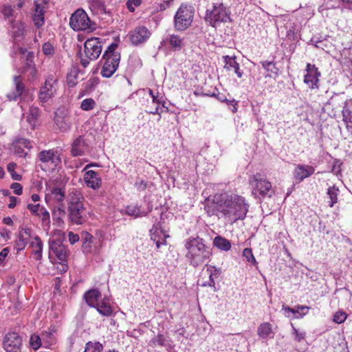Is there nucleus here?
<instances>
[{
    "label": "nucleus",
    "mask_w": 352,
    "mask_h": 352,
    "mask_svg": "<svg viewBox=\"0 0 352 352\" xmlns=\"http://www.w3.org/2000/svg\"><path fill=\"white\" fill-rule=\"evenodd\" d=\"M151 211V209H149L148 211L142 210L140 206L137 205L135 206H128L125 208V213L129 216H132L135 218L145 217L147 214Z\"/></svg>",
    "instance_id": "nucleus-35"
},
{
    "label": "nucleus",
    "mask_w": 352,
    "mask_h": 352,
    "mask_svg": "<svg viewBox=\"0 0 352 352\" xmlns=\"http://www.w3.org/2000/svg\"><path fill=\"white\" fill-rule=\"evenodd\" d=\"M160 234H164V238L161 240L160 239V235L157 238V241H154L155 242L156 247H157V249H159L162 245H166L167 244V243H166V238L169 237V235L168 234H166L162 230H160Z\"/></svg>",
    "instance_id": "nucleus-57"
},
{
    "label": "nucleus",
    "mask_w": 352,
    "mask_h": 352,
    "mask_svg": "<svg viewBox=\"0 0 352 352\" xmlns=\"http://www.w3.org/2000/svg\"><path fill=\"white\" fill-rule=\"evenodd\" d=\"M250 184L254 187L253 194L257 192L263 197H271L274 195L272 184L260 173L254 175L250 179Z\"/></svg>",
    "instance_id": "nucleus-13"
},
{
    "label": "nucleus",
    "mask_w": 352,
    "mask_h": 352,
    "mask_svg": "<svg viewBox=\"0 0 352 352\" xmlns=\"http://www.w3.org/2000/svg\"><path fill=\"white\" fill-rule=\"evenodd\" d=\"M16 167V164L15 163L10 162L8 164L7 169L14 180H21V176L20 175L16 174V173L15 172Z\"/></svg>",
    "instance_id": "nucleus-50"
},
{
    "label": "nucleus",
    "mask_w": 352,
    "mask_h": 352,
    "mask_svg": "<svg viewBox=\"0 0 352 352\" xmlns=\"http://www.w3.org/2000/svg\"><path fill=\"white\" fill-rule=\"evenodd\" d=\"M40 116V110L37 107H31L29 109V113L27 117V122L34 129L38 124V119Z\"/></svg>",
    "instance_id": "nucleus-36"
},
{
    "label": "nucleus",
    "mask_w": 352,
    "mask_h": 352,
    "mask_svg": "<svg viewBox=\"0 0 352 352\" xmlns=\"http://www.w3.org/2000/svg\"><path fill=\"white\" fill-rule=\"evenodd\" d=\"M194 10L191 6L182 4L174 16L175 28L178 31L188 29L193 20Z\"/></svg>",
    "instance_id": "nucleus-9"
},
{
    "label": "nucleus",
    "mask_w": 352,
    "mask_h": 352,
    "mask_svg": "<svg viewBox=\"0 0 352 352\" xmlns=\"http://www.w3.org/2000/svg\"><path fill=\"white\" fill-rule=\"evenodd\" d=\"M339 189L336 186H330L327 190V196L330 199L329 206L333 207L338 201Z\"/></svg>",
    "instance_id": "nucleus-40"
},
{
    "label": "nucleus",
    "mask_w": 352,
    "mask_h": 352,
    "mask_svg": "<svg viewBox=\"0 0 352 352\" xmlns=\"http://www.w3.org/2000/svg\"><path fill=\"white\" fill-rule=\"evenodd\" d=\"M43 52L45 55L51 56L54 53V47L50 42H45L42 47Z\"/></svg>",
    "instance_id": "nucleus-54"
},
{
    "label": "nucleus",
    "mask_w": 352,
    "mask_h": 352,
    "mask_svg": "<svg viewBox=\"0 0 352 352\" xmlns=\"http://www.w3.org/2000/svg\"><path fill=\"white\" fill-rule=\"evenodd\" d=\"M346 99L343 94H334L328 101L324 104L322 110L330 117L336 118L340 107L345 105Z\"/></svg>",
    "instance_id": "nucleus-15"
},
{
    "label": "nucleus",
    "mask_w": 352,
    "mask_h": 352,
    "mask_svg": "<svg viewBox=\"0 0 352 352\" xmlns=\"http://www.w3.org/2000/svg\"><path fill=\"white\" fill-rule=\"evenodd\" d=\"M23 147L28 148L30 151L29 157H30L32 155L31 150H34L35 144L28 140L23 139Z\"/></svg>",
    "instance_id": "nucleus-61"
},
{
    "label": "nucleus",
    "mask_w": 352,
    "mask_h": 352,
    "mask_svg": "<svg viewBox=\"0 0 352 352\" xmlns=\"http://www.w3.org/2000/svg\"><path fill=\"white\" fill-rule=\"evenodd\" d=\"M107 298H104L102 300L99 302L96 306L94 307L96 309L99 314L102 316L109 317L112 315L113 309L108 302Z\"/></svg>",
    "instance_id": "nucleus-33"
},
{
    "label": "nucleus",
    "mask_w": 352,
    "mask_h": 352,
    "mask_svg": "<svg viewBox=\"0 0 352 352\" xmlns=\"http://www.w3.org/2000/svg\"><path fill=\"white\" fill-rule=\"evenodd\" d=\"M292 327V335L294 336V340L300 342L303 340L306 336V333L305 331H298V330L294 326V324H291Z\"/></svg>",
    "instance_id": "nucleus-51"
},
{
    "label": "nucleus",
    "mask_w": 352,
    "mask_h": 352,
    "mask_svg": "<svg viewBox=\"0 0 352 352\" xmlns=\"http://www.w3.org/2000/svg\"><path fill=\"white\" fill-rule=\"evenodd\" d=\"M54 122L58 128L63 132L69 131L72 126L70 116L67 109L58 108L54 113Z\"/></svg>",
    "instance_id": "nucleus-18"
},
{
    "label": "nucleus",
    "mask_w": 352,
    "mask_h": 352,
    "mask_svg": "<svg viewBox=\"0 0 352 352\" xmlns=\"http://www.w3.org/2000/svg\"><path fill=\"white\" fill-rule=\"evenodd\" d=\"M84 181L87 187L95 190H98L102 186V179L100 174L92 170L85 172Z\"/></svg>",
    "instance_id": "nucleus-22"
},
{
    "label": "nucleus",
    "mask_w": 352,
    "mask_h": 352,
    "mask_svg": "<svg viewBox=\"0 0 352 352\" xmlns=\"http://www.w3.org/2000/svg\"><path fill=\"white\" fill-rule=\"evenodd\" d=\"M22 345L20 328L9 331L4 337L3 346L7 352H19Z\"/></svg>",
    "instance_id": "nucleus-14"
},
{
    "label": "nucleus",
    "mask_w": 352,
    "mask_h": 352,
    "mask_svg": "<svg viewBox=\"0 0 352 352\" xmlns=\"http://www.w3.org/2000/svg\"><path fill=\"white\" fill-rule=\"evenodd\" d=\"M41 207L39 204H28L27 206L28 209L31 212L32 214L38 215L41 212Z\"/></svg>",
    "instance_id": "nucleus-56"
},
{
    "label": "nucleus",
    "mask_w": 352,
    "mask_h": 352,
    "mask_svg": "<svg viewBox=\"0 0 352 352\" xmlns=\"http://www.w3.org/2000/svg\"><path fill=\"white\" fill-rule=\"evenodd\" d=\"M23 76L25 77V80L32 85L38 79V73L36 67L23 66Z\"/></svg>",
    "instance_id": "nucleus-34"
},
{
    "label": "nucleus",
    "mask_w": 352,
    "mask_h": 352,
    "mask_svg": "<svg viewBox=\"0 0 352 352\" xmlns=\"http://www.w3.org/2000/svg\"><path fill=\"white\" fill-rule=\"evenodd\" d=\"M82 242L93 243V236L87 232H82Z\"/></svg>",
    "instance_id": "nucleus-64"
},
{
    "label": "nucleus",
    "mask_w": 352,
    "mask_h": 352,
    "mask_svg": "<svg viewBox=\"0 0 352 352\" xmlns=\"http://www.w3.org/2000/svg\"><path fill=\"white\" fill-rule=\"evenodd\" d=\"M69 25L75 31H94L96 28V23L91 21L87 14L82 9H78L72 14Z\"/></svg>",
    "instance_id": "nucleus-8"
},
{
    "label": "nucleus",
    "mask_w": 352,
    "mask_h": 352,
    "mask_svg": "<svg viewBox=\"0 0 352 352\" xmlns=\"http://www.w3.org/2000/svg\"><path fill=\"white\" fill-rule=\"evenodd\" d=\"M104 61L100 72L101 75L104 78H110L117 70L120 61L118 55H113L112 57H102Z\"/></svg>",
    "instance_id": "nucleus-20"
},
{
    "label": "nucleus",
    "mask_w": 352,
    "mask_h": 352,
    "mask_svg": "<svg viewBox=\"0 0 352 352\" xmlns=\"http://www.w3.org/2000/svg\"><path fill=\"white\" fill-rule=\"evenodd\" d=\"M213 245L222 251H228L231 248V243L229 240L221 236H217L213 240Z\"/></svg>",
    "instance_id": "nucleus-37"
},
{
    "label": "nucleus",
    "mask_w": 352,
    "mask_h": 352,
    "mask_svg": "<svg viewBox=\"0 0 352 352\" xmlns=\"http://www.w3.org/2000/svg\"><path fill=\"white\" fill-rule=\"evenodd\" d=\"M30 344L34 350L39 349L41 344L40 337L36 334L32 335L30 339Z\"/></svg>",
    "instance_id": "nucleus-53"
},
{
    "label": "nucleus",
    "mask_w": 352,
    "mask_h": 352,
    "mask_svg": "<svg viewBox=\"0 0 352 352\" xmlns=\"http://www.w3.org/2000/svg\"><path fill=\"white\" fill-rule=\"evenodd\" d=\"M243 256L245 258L246 261L248 263L254 265H256L257 264V262L253 255L252 250L251 248H245L243 252Z\"/></svg>",
    "instance_id": "nucleus-48"
},
{
    "label": "nucleus",
    "mask_w": 352,
    "mask_h": 352,
    "mask_svg": "<svg viewBox=\"0 0 352 352\" xmlns=\"http://www.w3.org/2000/svg\"><path fill=\"white\" fill-rule=\"evenodd\" d=\"M28 246L36 260L42 257L43 243L36 235H32L30 229L23 228V248Z\"/></svg>",
    "instance_id": "nucleus-11"
},
{
    "label": "nucleus",
    "mask_w": 352,
    "mask_h": 352,
    "mask_svg": "<svg viewBox=\"0 0 352 352\" xmlns=\"http://www.w3.org/2000/svg\"><path fill=\"white\" fill-rule=\"evenodd\" d=\"M257 334L261 339L267 340L274 338L272 325L270 322H263L257 328Z\"/></svg>",
    "instance_id": "nucleus-29"
},
{
    "label": "nucleus",
    "mask_w": 352,
    "mask_h": 352,
    "mask_svg": "<svg viewBox=\"0 0 352 352\" xmlns=\"http://www.w3.org/2000/svg\"><path fill=\"white\" fill-rule=\"evenodd\" d=\"M51 192L54 198L58 201H62L65 196V190L61 188H54Z\"/></svg>",
    "instance_id": "nucleus-49"
},
{
    "label": "nucleus",
    "mask_w": 352,
    "mask_h": 352,
    "mask_svg": "<svg viewBox=\"0 0 352 352\" xmlns=\"http://www.w3.org/2000/svg\"><path fill=\"white\" fill-rule=\"evenodd\" d=\"M230 10L221 2L212 3L211 8L206 11L204 16L206 23L217 28L221 23L231 22Z\"/></svg>",
    "instance_id": "nucleus-4"
},
{
    "label": "nucleus",
    "mask_w": 352,
    "mask_h": 352,
    "mask_svg": "<svg viewBox=\"0 0 352 352\" xmlns=\"http://www.w3.org/2000/svg\"><path fill=\"white\" fill-rule=\"evenodd\" d=\"M315 169L313 166L304 164H298L294 170V177L300 181L309 177L314 174Z\"/></svg>",
    "instance_id": "nucleus-25"
},
{
    "label": "nucleus",
    "mask_w": 352,
    "mask_h": 352,
    "mask_svg": "<svg viewBox=\"0 0 352 352\" xmlns=\"http://www.w3.org/2000/svg\"><path fill=\"white\" fill-rule=\"evenodd\" d=\"M184 247L187 250L186 258L189 264L195 267L208 261L212 256L210 246L206 244L204 239L198 236L186 239Z\"/></svg>",
    "instance_id": "nucleus-2"
},
{
    "label": "nucleus",
    "mask_w": 352,
    "mask_h": 352,
    "mask_svg": "<svg viewBox=\"0 0 352 352\" xmlns=\"http://www.w3.org/2000/svg\"><path fill=\"white\" fill-rule=\"evenodd\" d=\"M44 12L43 3L35 1L32 8V20L34 26L38 29L45 23Z\"/></svg>",
    "instance_id": "nucleus-21"
},
{
    "label": "nucleus",
    "mask_w": 352,
    "mask_h": 352,
    "mask_svg": "<svg viewBox=\"0 0 352 352\" xmlns=\"http://www.w3.org/2000/svg\"><path fill=\"white\" fill-rule=\"evenodd\" d=\"M102 345L100 342H88L85 348L84 352H102Z\"/></svg>",
    "instance_id": "nucleus-43"
},
{
    "label": "nucleus",
    "mask_w": 352,
    "mask_h": 352,
    "mask_svg": "<svg viewBox=\"0 0 352 352\" xmlns=\"http://www.w3.org/2000/svg\"><path fill=\"white\" fill-rule=\"evenodd\" d=\"M342 107V120L345 123L348 131L352 133V99H349L347 102H345V105Z\"/></svg>",
    "instance_id": "nucleus-24"
},
{
    "label": "nucleus",
    "mask_w": 352,
    "mask_h": 352,
    "mask_svg": "<svg viewBox=\"0 0 352 352\" xmlns=\"http://www.w3.org/2000/svg\"><path fill=\"white\" fill-rule=\"evenodd\" d=\"M14 90L10 91L6 95L10 101L16 100L22 94V77L21 75L14 76Z\"/></svg>",
    "instance_id": "nucleus-28"
},
{
    "label": "nucleus",
    "mask_w": 352,
    "mask_h": 352,
    "mask_svg": "<svg viewBox=\"0 0 352 352\" xmlns=\"http://www.w3.org/2000/svg\"><path fill=\"white\" fill-rule=\"evenodd\" d=\"M135 187L139 191H143L147 188V182L145 180H137L135 183Z\"/></svg>",
    "instance_id": "nucleus-60"
},
{
    "label": "nucleus",
    "mask_w": 352,
    "mask_h": 352,
    "mask_svg": "<svg viewBox=\"0 0 352 352\" xmlns=\"http://www.w3.org/2000/svg\"><path fill=\"white\" fill-rule=\"evenodd\" d=\"M15 6H14V8ZM2 14L5 18L8 19L12 26V33L13 37V43L17 46L19 53L22 54V47H21V41H22V29L21 27V19L18 21H14L13 19L16 18L15 11L13 6L10 4H5L1 9Z\"/></svg>",
    "instance_id": "nucleus-5"
},
{
    "label": "nucleus",
    "mask_w": 352,
    "mask_h": 352,
    "mask_svg": "<svg viewBox=\"0 0 352 352\" xmlns=\"http://www.w3.org/2000/svg\"><path fill=\"white\" fill-rule=\"evenodd\" d=\"M158 230L157 226L154 224L149 231L151 239L153 241H157V238L160 235V232H158Z\"/></svg>",
    "instance_id": "nucleus-59"
},
{
    "label": "nucleus",
    "mask_w": 352,
    "mask_h": 352,
    "mask_svg": "<svg viewBox=\"0 0 352 352\" xmlns=\"http://www.w3.org/2000/svg\"><path fill=\"white\" fill-rule=\"evenodd\" d=\"M102 52V44L99 38L92 37L84 43V53L80 55V63L87 67L91 61L96 60Z\"/></svg>",
    "instance_id": "nucleus-6"
},
{
    "label": "nucleus",
    "mask_w": 352,
    "mask_h": 352,
    "mask_svg": "<svg viewBox=\"0 0 352 352\" xmlns=\"http://www.w3.org/2000/svg\"><path fill=\"white\" fill-rule=\"evenodd\" d=\"M35 53L33 51L28 52L27 55L25 56V60L23 61V66L25 67H36L34 63Z\"/></svg>",
    "instance_id": "nucleus-47"
},
{
    "label": "nucleus",
    "mask_w": 352,
    "mask_h": 352,
    "mask_svg": "<svg viewBox=\"0 0 352 352\" xmlns=\"http://www.w3.org/2000/svg\"><path fill=\"white\" fill-rule=\"evenodd\" d=\"M141 4V0H128L126 7L130 12H134L135 7Z\"/></svg>",
    "instance_id": "nucleus-58"
},
{
    "label": "nucleus",
    "mask_w": 352,
    "mask_h": 352,
    "mask_svg": "<svg viewBox=\"0 0 352 352\" xmlns=\"http://www.w3.org/2000/svg\"><path fill=\"white\" fill-rule=\"evenodd\" d=\"M65 216V212L63 209L60 207L55 208L52 212V219L57 223L58 226H60L63 223V217Z\"/></svg>",
    "instance_id": "nucleus-41"
},
{
    "label": "nucleus",
    "mask_w": 352,
    "mask_h": 352,
    "mask_svg": "<svg viewBox=\"0 0 352 352\" xmlns=\"http://www.w3.org/2000/svg\"><path fill=\"white\" fill-rule=\"evenodd\" d=\"M307 74L304 76V82L311 89H318L320 72L315 65L307 63L306 65Z\"/></svg>",
    "instance_id": "nucleus-19"
},
{
    "label": "nucleus",
    "mask_w": 352,
    "mask_h": 352,
    "mask_svg": "<svg viewBox=\"0 0 352 352\" xmlns=\"http://www.w3.org/2000/svg\"><path fill=\"white\" fill-rule=\"evenodd\" d=\"M149 345L152 347H155L156 346H166L169 345V343L164 335L158 333L151 339L149 342Z\"/></svg>",
    "instance_id": "nucleus-39"
},
{
    "label": "nucleus",
    "mask_w": 352,
    "mask_h": 352,
    "mask_svg": "<svg viewBox=\"0 0 352 352\" xmlns=\"http://www.w3.org/2000/svg\"><path fill=\"white\" fill-rule=\"evenodd\" d=\"M38 158L44 164L45 168L51 170H55L61 162L59 152L54 149L41 151L38 154Z\"/></svg>",
    "instance_id": "nucleus-16"
},
{
    "label": "nucleus",
    "mask_w": 352,
    "mask_h": 352,
    "mask_svg": "<svg viewBox=\"0 0 352 352\" xmlns=\"http://www.w3.org/2000/svg\"><path fill=\"white\" fill-rule=\"evenodd\" d=\"M99 83L98 78H91L84 84V89L86 92L93 91Z\"/></svg>",
    "instance_id": "nucleus-44"
},
{
    "label": "nucleus",
    "mask_w": 352,
    "mask_h": 352,
    "mask_svg": "<svg viewBox=\"0 0 352 352\" xmlns=\"http://www.w3.org/2000/svg\"><path fill=\"white\" fill-rule=\"evenodd\" d=\"M225 63L224 68L228 71L234 69L238 78H241L243 76V72L239 68V64L236 60V56H230L228 55L223 56Z\"/></svg>",
    "instance_id": "nucleus-26"
},
{
    "label": "nucleus",
    "mask_w": 352,
    "mask_h": 352,
    "mask_svg": "<svg viewBox=\"0 0 352 352\" xmlns=\"http://www.w3.org/2000/svg\"><path fill=\"white\" fill-rule=\"evenodd\" d=\"M41 219L43 227H49L50 223V216L49 212L43 207H41V212L37 215Z\"/></svg>",
    "instance_id": "nucleus-42"
},
{
    "label": "nucleus",
    "mask_w": 352,
    "mask_h": 352,
    "mask_svg": "<svg viewBox=\"0 0 352 352\" xmlns=\"http://www.w3.org/2000/svg\"><path fill=\"white\" fill-rule=\"evenodd\" d=\"M89 8L92 14L97 16L109 14L110 11L107 10L105 3L103 0H87Z\"/></svg>",
    "instance_id": "nucleus-23"
},
{
    "label": "nucleus",
    "mask_w": 352,
    "mask_h": 352,
    "mask_svg": "<svg viewBox=\"0 0 352 352\" xmlns=\"http://www.w3.org/2000/svg\"><path fill=\"white\" fill-rule=\"evenodd\" d=\"M100 297L101 294L99 290L96 289H90L85 292L84 295V298L87 304L91 307L97 305V304L99 302V299Z\"/></svg>",
    "instance_id": "nucleus-31"
},
{
    "label": "nucleus",
    "mask_w": 352,
    "mask_h": 352,
    "mask_svg": "<svg viewBox=\"0 0 352 352\" xmlns=\"http://www.w3.org/2000/svg\"><path fill=\"white\" fill-rule=\"evenodd\" d=\"M84 198L79 190L74 189L69 194L68 217L71 222L80 225L87 221V211L84 206Z\"/></svg>",
    "instance_id": "nucleus-3"
},
{
    "label": "nucleus",
    "mask_w": 352,
    "mask_h": 352,
    "mask_svg": "<svg viewBox=\"0 0 352 352\" xmlns=\"http://www.w3.org/2000/svg\"><path fill=\"white\" fill-rule=\"evenodd\" d=\"M69 255V251L60 239H50L49 240V258L52 262L59 263L63 267H67L66 263Z\"/></svg>",
    "instance_id": "nucleus-7"
},
{
    "label": "nucleus",
    "mask_w": 352,
    "mask_h": 352,
    "mask_svg": "<svg viewBox=\"0 0 352 352\" xmlns=\"http://www.w3.org/2000/svg\"><path fill=\"white\" fill-rule=\"evenodd\" d=\"M226 104L228 106H230V109L232 111V112L235 113L237 111V101H236L234 99L228 100H226Z\"/></svg>",
    "instance_id": "nucleus-62"
},
{
    "label": "nucleus",
    "mask_w": 352,
    "mask_h": 352,
    "mask_svg": "<svg viewBox=\"0 0 352 352\" xmlns=\"http://www.w3.org/2000/svg\"><path fill=\"white\" fill-rule=\"evenodd\" d=\"M96 104L94 99L86 98L81 102L80 108L84 111H90L96 107Z\"/></svg>",
    "instance_id": "nucleus-46"
},
{
    "label": "nucleus",
    "mask_w": 352,
    "mask_h": 352,
    "mask_svg": "<svg viewBox=\"0 0 352 352\" xmlns=\"http://www.w3.org/2000/svg\"><path fill=\"white\" fill-rule=\"evenodd\" d=\"M250 205L240 195L228 193L221 194L217 201L207 204L205 210L209 216L217 215L219 218L227 219L231 223L245 218Z\"/></svg>",
    "instance_id": "nucleus-1"
},
{
    "label": "nucleus",
    "mask_w": 352,
    "mask_h": 352,
    "mask_svg": "<svg viewBox=\"0 0 352 352\" xmlns=\"http://www.w3.org/2000/svg\"><path fill=\"white\" fill-rule=\"evenodd\" d=\"M118 47V44L116 43H113L109 45L107 49L104 51L102 57H112L113 55H118L120 57V54L118 52H116V50Z\"/></svg>",
    "instance_id": "nucleus-45"
},
{
    "label": "nucleus",
    "mask_w": 352,
    "mask_h": 352,
    "mask_svg": "<svg viewBox=\"0 0 352 352\" xmlns=\"http://www.w3.org/2000/svg\"><path fill=\"white\" fill-rule=\"evenodd\" d=\"M86 143L82 136L77 138L72 143L71 153L74 157L82 156L86 150Z\"/></svg>",
    "instance_id": "nucleus-27"
},
{
    "label": "nucleus",
    "mask_w": 352,
    "mask_h": 352,
    "mask_svg": "<svg viewBox=\"0 0 352 352\" xmlns=\"http://www.w3.org/2000/svg\"><path fill=\"white\" fill-rule=\"evenodd\" d=\"M210 269H212L213 270V272L212 271H210V276H209V278H210V282L208 283V285L209 286H214L215 285V282H214V280L213 278V276H219L221 273V270L219 268H217L214 266H210L208 267V271L210 270Z\"/></svg>",
    "instance_id": "nucleus-52"
},
{
    "label": "nucleus",
    "mask_w": 352,
    "mask_h": 352,
    "mask_svg": "<svg viewBox=\"0 0 352 352\" xmlns=\"http://www.w3.org/2000/svg\"><path fill=\"white\" fill-rule=\"evenodd\" d=\"M148 92L152 98V102L155 104V106L154 107H148V109H146V111L149 114H158L159 105L162 104L164 106L165 102L162 100V98H159V93L155 94L153 91L151 89H148Z\"/></svg>",
    "instance_id": "nucleus-32"
},
{
    "label": "nucleus",
    "mask_w": 352,
    "mask_h": 352,
    "mask_svg": "<svg viewBox=\"0 0 352 352\" xmlns=\"http://www.w3.org/2000/svg\"><path fill=\"white\" fill-rule=\"evenodd\" d=\"M346 319V314L342 311L336 312L333 317V321L338 324H341Z\"/></svg>",
    "instance_id": "nucleus-55"
},
{
    "label": "nucleus",
    "mask_w": 352,
    "mask_h": 352,
    "mask_svg": "<svg viewBox=\"0 0 352 352\" xmlns=\"http://www.w3.org/2000/svg\"><path fill=\"white\" fill-rule=\"evenodd\" d=\"M151 36V32L145 26L139 25L131 30L129 38L134 46H139L145 43Z\"/></svg>",
    "instance_id": "nucleus-17"
},
{
    "label": "nucleus",
    "mask_w": 352,
    "mask_h": 352,
    "mask_svg": "<svg viewBox=\"0 0 352 352\" xmlns=\"http://www.w3.org/2000/svg\"><path fill=\"white\" fill-rule=\"evenodd\" d=\"M261 64L267 72L266 76L273 77L278 75V69L274 61L264 60L261 61Z\"/></svg>",
    "instance_id": "nucleus-38"
},
{
    "label": "nucleus",
    "mask_w": 352,
    "mask_h": 352,
    "mask_svg": "<svg viewBox=\"0 0 352 352\" xmlns=\"http://www.w3.org/2000/svg\"><path fill=\"white\" fill-rule=\"evenodd\" d=\"M164 42L168 43L175 51L181 50L184 45V38L174 34L167 35Z\"/></svg>",
    "instance_id": "nucleus-30"
},
{
    "label": "nucleus",
    "mask_w": 352,
    "mask_h": 352,
    "mask_svg": "<svg viewBox=\"0 0 352 352\" xmlns=\"http://www.w3.org/2000/svg\"><path fill=\"white\" fill-rule=\"evenodd\" d=\"M58 80L54 75H48L44 84L40 87L38 98L41 102L46 103L57 95L58 90Z\"/></svg>",
    "instance_id": "nucleus-10"
},
{
    "label": "nucleus",
    "mask_w": 352,
    "mask_h": 352,
    "mask_svg": "<svg viewBox=\"0 0 352 352\" xmlns=\"http://www.w3.org/2000/svg\"><path fill=\"white\" fill-rule=\"evenodd\" d=\"M69 241L71 244H74L78 242L80 239L78 234H74L72 232H69L68 234Z\"/></svg>",
    "instance_id": "nucleus-63"
},
{
    "label": "nucleus",
    "mask_w": 352,
    "mask_h": 352,
    "mask_svg": "<svg viewBox=\"0 0 352 352\" xmlns=\"http://www.w3.org/2000/svg\"><path fill=\"white\" fill-rule=\"evenodd\" d=\"M28 246L36 260L42 257L43 243L36 235H32L30 229L23 228V248Z\"/></svg>",
    "instance_id": "nucleus-12"
}]
</instances>
